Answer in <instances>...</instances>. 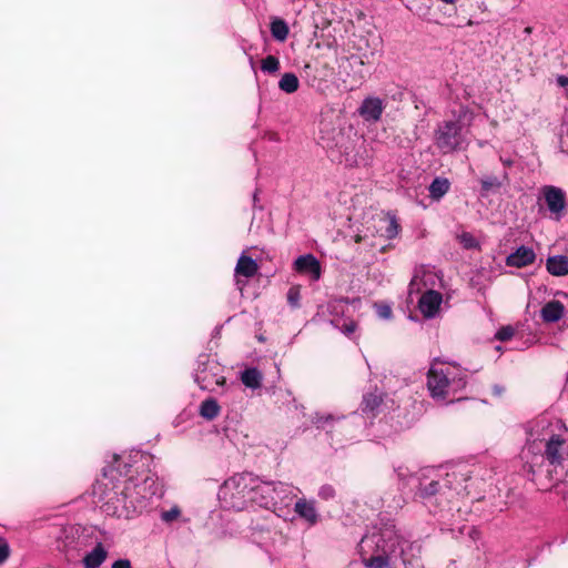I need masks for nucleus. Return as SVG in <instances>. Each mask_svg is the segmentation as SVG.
Instances as JSON below:
<instances>
[{
  "mask_svg": "<svg viewBox=\"0 0 568 568\" xmlns=\"http://www.w3.org/2000/svg\"><path fill=\"white\" fill-rule=\"evenodd\" d=\"M474 112L460 106L453 112V119L439 122L434 131V145L442 154H449L467 145L466 131L473 123Z\"/></svg>",
  "mask_w": 568,
  "mask_h": 568,
  "instance_id": "f257e3e1",
  "label": "nucleus"
},
{
  "mask_svg": "<svg viewBox=\"0 0 568 568\" xmlns=\"http://www.w3.org/2000/svg\"><path fill=\"white\" fill-rule=\"evenodd\" d=\"M123 491L130 495V503L116 506L114 501L110 500L106 506L108 516L124 519L135 517L146 507V501L160 493V484L153 475H146L141 483L128 480L123 486Z\"/></svg>",
  "mask_w": 568,
  "mask_h": 568,
  "instance_id": "f03ea898",
  "label": "nucleus"
},
{
  "mask_svg": "<svg viewBox=\"0 0 568 568\" xmlns=\"http://www.w3.org/2000/svg\"><path fill=\"white\" fill-rule=\"evenodd\" d=\"M466 386L465 374L456 366L434 363L427 374V388L436 400H449Z\"/></svg>",
  "mask_w": 568,
  "mask_h": 568,
  "instance_id": "7ed1b4c3",
  "label": "nucleus"
},
{
  "mask_svg": "<svg viewBox=\"0 0 568 568\" xmlns=\"http://www.w3.org/2000/svg\"><path fill=\"white\" fill-rule=\"evenodd\" d=\"M253 474H236L226 479L219 490V498L227 508L242 510L251 503Z\"/></svg>",
  "mask_w": 568,
  "mask_h": 568,
  "instance_id": "20e7f679",
  "label": "nucleus"
},
{
  "mask_svg": "<svg viewBox=\"0 0 568 568\" xmlns=\"http://www.w3.org/2000/svg\"><path fill=\"white\" fill-rule=\"evenodd\" d=\"M254 484L251 485V503L268 508L276 506V496L280 493H293V486L285 483L263 481L253 475Z\"/></svg>",
  "mask_w": 568,
  "mask_h": 568,
  "instance_id": "39448f33",
  "label": "nucleus"
},
{
  "mask_svg": "<svg viewBox=\"0 0 568 568\" xmlns=\"http://www.w3.org/2000/svg\"><path fill=\"white\" fill-rule=\"evenodd\" d=\"M93 493L102 501L101 507L105 514L106 506L110 500L114 501L116 506H123L124 503L129 504L131 500L130 495H126V493L123 491V486L114 485L106 477L97 481Z\"/></svg>",
  "mask_w": 568,
  "mask_h": 568,
  "instance_id": "423d86ee",
  "label": "nucleus"
},
{
  "mask_svg": "<svg viewBox=\"0 0 568 568\" xmlns=\"http://www.w3.org/2000/svg\"><path fill=\"white\" fill-rule=\"evenodd\" d=\"M195 382L202 389L213 392L216 386L225 383V377L216 363L206 359V362L200 363L195 373Z\"/></svg>",
  "mask_w": 568,
  "mask_h": 568,
  "instance_id": "0eeeda50",
  "label": "nucleus"
},
{
  "mask_svg": "<svg viewBox=\"0 0 568 568\" xmlns=\"http://www.w3.org/2000/svg\"><path fill=\"white\" fill-rule=\"evenodd\" d=\"M442 283L437 273L426 266L415 268L414 276L409 283V294L420 293L423 290H435Z\"/></svg>",
  "mask_w": 568,
  "mask_h": 568,
  "instance_id": "6e6552de",
  "label": "nucleus"
},
{
  "mask_svg": "<svg viewBox=\"0 0 568 568\" xmlns=\"http://www.w3.org/2000/svg\"><path fill=\"white\" fill-rule=\"evenodd\" d=\"M541 194L551 216L556 221H559L564 216L566 210L565 192L560 187L554 185H545L541 189Z\"/></svg>",
  "mask_w": 568,
  "mask_h": 568,
  "instance_id": "1a4fd4ad",
  "label": "nucleus"
},
{
  "mask_svg": "<svg viewBox=\"0 0 568 568\" xmlns=\"http://www.w3.org/2000/svg\"><path fill=\"white\" fill-rule=\"evenodd\" d=\"M545 456L551 465H560L568 457V442L561 434L550 436L546 444Z\"/></svg>",
  "mask_w": 568,
  "mask_h": 568,
  "instance_id": "9d476101",
  "label": "nucleus"
},
{
  "mask_svg": "<svg viewBox=\"0 0 568 568\" xmlns=\"http://www.w3.org/2000/svg\"><path fill=\"white\" fill-rule=\"evenodd\" d=\"M442 302L443 295L439 292L436 290H427L422 294L418 301V307L425 317L433 318L438 313Z\"/></svg>",
  "mask_w": 568,
  "mask_h": 568,
  "instance_id": "9b49d317",
  "label": "nucleus"
},
{
  "mask_svg": "<svg viewBox=\"0 0 568 568\" xmlns=\"http://www.w3.org/2000/svg\"><path fill=\"white\" fill-rule=\"evenodd\" d=\"M384 111L383 100L376 97L366 98L358 109L361 116L365 121L377 122Z\"/></svg>",
  "mask_w": 568,
  "mask_h": 568,
  "instance_id": "f8f14e48",
  "label": "nucleus"
},
{
  "mask_svg": "<svg viewBox=\"0 0 568 568\" xmlns=\"http://www.w3.org/2000/svg\"><path fill=\"white\" fill-rule=\"evenodd\" d=\"M536 260V254L532 248L521 245L514 253L509 254L506 258L508 266L521 268L531 265Z\"/></svg>",
  "mask_w": 568,
  "mask_h": 568,
  "instance_id": "ddd939ff",
  "label": "nucleus"
},
{
  "mask_svg": "<svg viewBox=\"0 0 568 568\" xmlns=\"http://www.w3.org/2000/svg\"><path fill=\"white\" fill-rule=\"evenodd\" d=\"M295 270L300 273L310 274L314 281L321 277V265L312 254L302 255L295 261Z\"/></svg>",
  "mask_w": 568,
  "mask_h": 568,
  "instance_id": "4468645a",
  "label": "nucleus"
},
{
  "mask_svg": "<svg viewBox=\"0 0 568 568\" xmlns=\"http://www.w3.org/2000/svg\"><path fill=\"white\" fill-rule=\"evenodd\" d=\"M294 510L300 518L312 526L318 521V513L313 500H306L304 498L298 499L295 503Z\"/></svg>",
  "mask_w": 568,
  "mask_h": 568,
  "instance_id": "2eb2a0df",
  "label": "nucleus"
},
{
  "mask_svg": "<svg viewBox=\"0 0 568 568\" xmlns=\"http://www.w3.org/2000/svg\"><path fill=\"white\" fill-rule=\"evenodd\" d=\"M379 231L385 239H394L399 233V224L394 215L387 214L378 219Z\"/></svg>",
  "mask_w": 568,
  "mask_h": 568,
  "instance_id": "dca6fc26",
  "label": "nucleus"
},
{
  "mask_svg": "<svg viewBox=\"0 0 568 568\" xmlns=\"http://www.w3.org/2000/svg\"><path fill=\"white\" fill-rule=\"evenodd\" d=\"M546 268L554 276H565L568 274V257L565 255L549 256L546 261Z\"/></svg>",
  "mask_w": 568,
  "mask_h": 568,
  "instance_id": "f3484780",
  "label": "nucleus"
},
{
  "mask_svg": "<svg viewBox=\"0 0 568 568\" xmlns=\"http://www.w3.org/2000/svg\"><path fill=\"white\" fill-rule=\"evenodd\" d=\"M108 552L103 545L99 542L89 554L83 558L85 568H99L106 559Z\"/></svg>",
  "mask_w": 568,
  "mask_h": 568,
  "instance_id": "a211bd4d",
  "label": "nucleus"
},
{
  "mask_svg": "<svg viewBox=\"0 0 568 568\" xmlns=\"http://www.w3.org/2000/svg\"><path fill=\"white\" fill-rule=\"evenodd\" d=\"M258 271L257 263L246 256L245 254H242L240 258L237 260L236 266H235V274L244 277H253Z\"/></svg>",
  "mask_w": 568,
  "mask_h": 568,
  "instance_id": "6ab92c4d",
  "label": "nucleus"
},
{
  "mask_svg": "<svg viewBox=\"0 0 568 568\" xmlns=\"http://www.w3.org/2000/svg\"><path fill=\"white\" fill-rule=\"evenodd\" d=\"M564 305L559 301H550L541 308V317L545 322L554 323L561 318Z\"/></svg>",
  "mask_w": 568,
  "mask_h": 568,
  "instance_id": "aec40b11",
  "label": "nucleus"
},
{
  "mask_svg": "<svg viewBox=\"0 0 568 568\" xmlns=\"http://www.w3.org/2000/svg\"><path fill=\"white\" fill-rule=\"evenodd\" d=\"M242 383L252 389L261 387L262 373L256 368H247L241 375Z\"/></svg>",
  "mask_w": 568,
  "mask_h": 568,
  "instance_id": "412c9836",
  "label": "nucleus"
},
{
  "mask_svg": "<svg viewBox=\"0 0 568 568\" xmlns=\"http://www.w3.org/2000/svg\"><path fill=\"white\" fill-rule=\"evenodd\" d=\"M220 412L221 407L213 398L205 399L201 403L200 415L207 420H213L216 418Z\"/></svg>",
  "mask_w": 568,
  "mask_h": 568,
  "instance_id": "4be33fe9",
  "label": "nucleus"
},
{
  "mask_svg": "<svg viewBox=\"0 0 568 568\" xmlns=\"http://www.w3.org/2000/svg\"><path fill=\"white\" fill-rule=\"evenodd\" d=\"M449 185L447 179L436 178L429 185V196L438 201L448 192Z\"/></svg>",
  "mask_w": 568,
  "mask_h": 568,
  "instance_id": "5701e85b",
  "label": "nucleus"
},
{
  "mask_svg": "<svg viewBox=\"0 0 568 568\" xmlns=\"http://www.w3.org/2000/svg\"><path fill=\"white\" fill-rule=\"evenodd\" d=\"M383 403V396L378 393H368L363 398L362 410L375 414Z\"/></svg>",
  "mask_w": 568,
  "mask_h": 568,
  "instance_id": "b1692460",
  "label": "nucleus"
},
{
  "mask_svg": "<svg viewBox=\"0 0 568 568\" xmlns=\"http://www.w3.org/2000/svg\"><path fill=\"white\" fill-rule=\"evenodd\" d=\"M278 87L286 93H294L298 90L300 81L294 73H284L278 82Z\"/></svg>",
  "mask_w": 568,
  "mask_h": 568,
  "instance_id": "393cba45",
  "label": "nucleus"
},
{
  "mask_svg": "<svg viewBox=\"0 0 568 568\" xmlns=\"http://www.w3.org/2000/svg\"><path fill=\"white\" fill-rule=\"evenodd\" d=\"M271 32L276 40L284 41L288 36V27L284 20L275 19L271 23Z\"/></svg>",
  "mask_w": 568,
  "mask_h": 568,
  "instance_id": "a878e982",
  "label": "nucleus"
},
{
  "mask_svg": "<svg viewBox=\"0 0 568 568\" xmlns=\"http://www.w3.org/2000/svg\"><path fill=\"white\" fill-rule=\"evenodd\" d=\"M386 550L383 549L382 555L373 556L368 559H364V564L366 568H388L389 562L387 556H385Z\"/></svg>",
  "mask_w": 568,
  "mask_h": 568,
  "instance_id": "bb28decb",
  "label": "nucleus"
},
{
  "mask_svg": "<svg viewBox=\"0 0 568 568\" xmlns=\"http://www.w3.org/2000/svg\"><path fill=\"white\" fill-rule=\"evenodd\" d=\"M261 69L264 72L274 73L280 69V61L274 55H267L262 60Z\"/></svg>",
  "mask_w": 568,
  "mask_h": 568,
  "instance_id": "cd10ccee",
  "label": "nucleus"
},
{
  "mask_svg": "<svg viewBox=\"0 0 568 568\" xmlns=\"http://www.w3.org/2000/svg\"><path fill=\"white\" fill-rule=\"evenodd\" d=\"M439 489V483L437 480H432L426 485H420L419 487V496L423 498L434 496Z\"/></svg>",
  "mask_w": 568,
  "mask_h": 568,
  "instance_id": "c85d7f7f",
  "label": "nucleus"
},
{
  "mask_svg": "<svg viewBox=\"0 0 568 568\" xmlns=\"http://www.w3.org/2000/svg\"><path fill=\"white\" fill-rule=\"evenodd\" d=\"M180 516L181 509L178 506H173L171 509L161 513V519L166 524L175 521Z\"/></svg>",
  "mask_w": 568,
  "mask_h": 568,
  "instance_id": "c756f323",
  "label": "nucleus"
},
{
  "mask_svg": "<svg viewBox=\"0 0 568 568\" xmlns=\"http://www.w3.org/2000/svg\"><path fill=\"white\" fill-rule=\"evenodd\" d=\"M458 240L460 242V244L465 247V248H474L478 245L476 239L473 236V234L468 233V232H464L462 233L459 236H458Z\"/></svg>",
  "mask_w": 568,
  "mask_h": 568,
  "instance_id": "7c9ffc66",
  "label": "nucleus"
},
{
  "mask_svg": "<svg viewBox=\"0 0 568 568\" xmlns=\"http://www.w3.org/2000/svg\"><path fill=\"white\" fill-rule=\"evenodd\" d=\"M514 334H515L514 327L508 325V326H504L500 329H498L495 337L498 341L505 342V341H509L514 336Z\"/></svg>",
  "mask_w": 568,
  "mask_h": 568,
  "instance_id": "2f4dec72",
  "label": "nucleus"
},
{
  "mask_svg": "<svg viewBox=\"0 0 568 568\" xmlns=\"http://www.w3.org/2000/svg\"><path fill=\"white\" fill-rule=\"evenodd\" d=\"M298 489L293 486V493H280V496H276V505H290L292 499L296 496L295 491Z\"/></svg>",
  "mask_w": 568,
  "mask_h": 568,
  "instance_id": "473e14b6",
  "label": "nucleus"
},
{
  "mask_svg": "<svg viewBox=\"0 0 568 568\" xmlns=\"http://www.w3.org/2000/svg\"><path fill=\"white\" fill-rule=\"evenodd\" d=\"M300 288L298 287H291L287 293V301L293 307H298L300 302Z\"/></svg>",
  "mask_w": 568,
  "mask_h": 568,
  "instance_id": "72a5a7b5",
  "label": "nucleus"
},
{
  "mask_svg": "<svg viewBox=\"0 0 568 568\" xmlns=\"http://www.w3.org/2000/svg\"><path fill=\"white\" fill-rule=\"evenodd\" d=\"M376 312L381 318L388 320L392 316V308L388 305H377Z\"/></svg>",
  "mask_w": 568,
  "mask_h": 568,
  "instance_id": "f704fd0d",
  "label": "nucleus"
},
{
  "mask_svg": "<svg viewBox=\"0 0 568 568\" xmlns=\"http://www.w3.org/2000/svg\"><path fill=\"white\" fill-rule=\"evenodd\" d=\"M481 186L484 190L488 191L493 187H499L500 186V182L496 179V178H490V179H487V180H483L481 181Z\"/></svg>",
  "mask_w": 568,
  "mask_h": 568,
  "instance_id": "c9c22d12",
  "label": "nucleus"
},
{
  "mask_svg": "<svg viewBox=\"0 0 568 568\" xmlns=\"http://www.w3.org/2000/svg\"><path fill=\"white\" fill-rule=\"evenodd\" d=\"M318 496L323 499H329L334 496V489L331 486H323L320 489Z\"/></svg>",
  "mask_w": 568,
  "mask_h": 568,
  "instance_id": "e433bc0d",
  "label": "nucleus"
},
{
  "mask_svg": "<svg viewBox=\"0 0 568 568\" xmlns=\"http://www.w3.org/2000/svg\"><path fill=\"white\" fill-rule=\"evenodd\" d=\"M334 417L332 415H317L316 418H315V424L317 425V427H325V425L329 422V420H333Z\"/></svg>",
  "mask_w": 568,
  "mask_h": 568,
  "instance_id": "4c0bfd02",
  "label": "nucleus"
},
{
  "mask_svg": "<svg viewBox=\"0 0 568 568\" xmlns=\"http://www.w3.org/2000/svg\"><path fill=\"white\" fill-rule=\"evenodd\" d=\"M9 557V546L6 541L0 540V564Z\"/></svg>",
  "mask_w": 568,
  "mask_h": 568,
  "instance_id": "58836bf2",
  "label": "nucleus"
},
{
  "mask_svg": "<svg viewBox=\"0 0 568 568\" xmlns=\"http://www.w3.org/2000/svg\"><path fill=\"white\" fill-rule=\"evenodd\" d=\"M356 328H357L356 323H355V322H353V321H349L348 323H345V324L343 325L342 331H343V333H344L345 335L349 336V335H352V334L356 331Z\"/></svg>",
  "mask_w": 568,
  "mask_h": 568,
  "instance_id": "ea45409f",
  "label": "nucleus"
},
{
  "mask_svg": "<svg viewBox=\"0 0 568 568\" xmlns=\"http://www.w3.org/2000/svg\"><path fill=\"white\" fill-rule=\"evenodd\" d=\"M112 568H132L130 560L119 559L112 564Z\"/></svg>",
  "mask_w": 568,
  "mask_h": 568,
  "instance_id": "a19ab883",
  "label": "nucleus"
},
{
  "mask_svg": "<svg viewBox=\"0 0 568 568\" xmlns=\"http://www.w3.org/2000/svg\"><path fill=\"white\" fill-rule=\"evenodd\" d=\"M375 538H376V536H375V535H373V536H365V537H363V538H362V541H361L362 547L364 548L365 546H367V545H369V544L375 542ZM376 544L378 545V541H376Z\"/></svg>",
  "mask_w": 568,
  "mask_h": 568,
  "instance_id": "79ce46f5",
  "label": "nucleus"
},
{
  "mask_svg": "<svg viewBox=\"0 0 568 568\" xmlns=\"http://www.w3.org/2000/svg\"><path fill=\"white\" fill-rule=\"evenodd\" d=\"M557 83H558V85H560L562 88L567 87L568 85V74L557 77Z\"/></svg>",
  "mask_w": 568,
  "mask_h": 568,
  "instance_id": "37998d69",
  "label": "nucleus"
},
{
  "mask_svg": "<svg viewBox=\"0 0 568 568\" xmlns=\"http://www.w3.org/2000/svg\"><path fill=\"white\" fill-rule=\"evenodd\" d=\"M364 237H365V236H363V235H361V234H357V235L355 236V242H356V243H359V242H362V241L364 240Z\"/></svg>",
  "mask_w": 568,
  "mask_h": 568,
  "instance_id": "c03bdc74",
  "label": "nucleus"
},
{
  "mask_svg": "<svg viewBox=\"0 0 568 568\" xmlns=\"http://www.w3.org/2000/svg\"><path fill=\"white\" fill-rule=\"evenodd\" d=\"M504 163H505L506 165H511V163H513V162H511V161H504Z\"/></svg>",
  "mask_w": 568,
  "mask_h": 568,
  "instance_id": "a18cd8bd",
  "label": "nucleus"
}]
</instances>
